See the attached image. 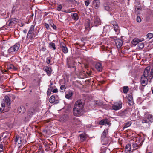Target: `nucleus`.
<instances>
[{
    "mask_svg": "<svg viewBox=\"0 0 153 153\" xmlns=\"http://www.w3.org/2000/svg\"><path fill=\"white\" fill-rule=\"evenodd\" d=\"M132 98V96L130 94L128 95V98Z\"/></svg>",
    "mask_w": 153,
    "mask_h": 153,
    "instance_id": "obj_62",
    "label": "nucleus"
},
{
    "mask_svg": "<svg viewBox=\"0 0 153 153\" xmlns=\"http://www.w3.org/2000/svg\"><path fill=\"white\" fill-rule=\"evenodd\" d=\"M132 44L134 46L139 43L138 41V38H135L133 39L131 42Z\"/></svg>",
    "mask_w": 153,
    "mask_h": 153,
    "instance_id": "obj_28",
    "label": "nucleus"
},
{
    "mask_svg": "<svg viewBox=\"0 0 153 153\" xmlns=\"http://www.w3.org/2000/svg\"><path fill=\"white\" fill-rule=\"evenodd\" d=\"M3 145L1 144L0 143V152H2L3 149Z\"/></svg>",
    "mask_w": 153,
    "mask_h": 153,
    "instance_id": "obj_54",
    "label": "nucleus"
},
{
    "mask_svg": "<svg viewBox=\"0 0 153 153\" xmlns=\"http://www.w3.org/2000/svg\"><path fill=\"white\" fill-rule=\"evenodd\" d=\"M115 42L117 48H120L122 45L123 42L120 39H116L115 41Z\"/></svg>",
    "mask_w": 153,
    "mask_h": 153,
    "instance_id": "obj_13",
    "label": "nucleus"
},
{
    "mask_svg": "<svg viewBox=\"0 0 153 153\" xmlns=\"http://www.w3.org/2000/svg\"><path fill=\"white\" fill-rule=\"evenodd\" d=\"M49 101L50 103H52L55 102V103L56 104L58 103V100H56V101H55V97L53 95L51 96Z\"/></svg>",
    "mask_w": 153,
    "mask_h": 153,
    "instance_id": "obj_19",
    "label": "nucleus"
},
{
    "mask_svg": "<svg viewBox=\"0 0 153 153\" xmlns=\"http://www.w3.org/2000/svg\"><path fill=\"white\" fill-rule=\"evenodd\" d=\"M137 21L138 22H141V19L139 16H137Z\"/></svg>",
    "mask_w": 153,
    "mask_h": 153,
    "instance_id": "obj_53",
    "label": "nucleus"
},
{
    "mask_svg": "<svg viewBox=\"0 0 153 153\" xmlns=\"http://www.w3.org/2000/svg\"><path fill=\"white\" fill-rule=\"evenodd\" d=\"M76 105H74L73 108V114L75 116H78L81 115L82 109L77 108Z\"/></svg>",
    "mask_w": 153,
    "mask_h": 153,
    "instance_id": "obj_2",
    "label": "nucleus"
},
{
    "mask_svg": "<svg viewBox=\"0 0 153 153\" xmlns=\"http://www.w3.org/2000/svg\"><path fill=\"white\" fill-rule=\"evenodd\" d=\"M20 45L19 44H16L8 49V52L10 53L13 52L17 51L20 47Z\"/></svg>",
    "mask_w": 153,
    "mask_h": 153,
    "instance_id": "obj_3",
    "label": "nucleus"
},
{
    "mask_svg": "<svg viewBox=\"0 0 153 153\" xmlns=\"http://www.w3.org/2000/svg\"><path fill=\"white\" fill-rule=\"evenodd\" d=\"M18 111L19 113L22 114L25 112L26 109L24 106H21L18 108Z\"/></svg>",
    "mask_w": 153,
    "mask_h": 153,
    "instance_id": "obj_12",
    "label": "nucleus"
},
{
    "mask_svg": "<svg viewBox=\"0 0 153 153\" xmlns=\"http://www.w3.org/2000/svg\"><path fill=\"white\" fill-rule=\"evenodd\" d=\"M111 23L114 26L117 24L116 21L115 20H112L111 21Z\"/></svg>",
    "mask_w": 153,
    "mask_h": 153,
    "instance_id": "obj_48",
    "label": "nucleus"
},
{
    "mask_svg": "<svg viewBox=\"0 0 153 153\" xmlns=\"http://www.w3.org/2000/svg\"><path fill=\"white\" fill-rule=\"evenodd\" d=\"M99 124L100 125H110L111 124V123L110 122L108 119H105L100 121L99 122Z\"/></svg>",
    "mask_w": 153,
    "mask_h": 153,
    "instance_id": "obj_7",
    "label": "nucleus"
},
{
    "mask_svg": "<svg viewBox=\"0 0 153 153\" xmlns=\"http://www.w3.org/2000/svg\"><path fill=\"white\" fill-rule=\"evenodd\" d=\"M73 94V92L72 91H70L68 94L65 95V97L66 98L69 99L72 96Z\"/></svg>",
    "mask_w": 153,
    "mask_h": 153,
    "instance_id": "obj_32",
    "label": "nucleus"
},
{
    "mask_svg": "<svg viewBox=\"0 0 153 153\" xmlns=\"http://www.w3.org/2000/svg\"><path fill=\"white\" fill-rule=\"evenodd\" d=\"M123 91L124 93H126L128 91V87L127 86H124L123 88Z\"/></svg>",
    "mask_w": 153,
    "mask_h": 153,
    "instance_id": "obj_35",
    "label": "nucleus"
},
{
    "mask_svg": "<svg viewBox=\"0 0 153 153\" xmlns=\"http://www.w3.org/2000/svg\"><path fill=\"white\" fill-rule=\"evenodd\" d=\"M80 139L81 141H84L86 139V135L85 133H82L79 135Z\"/></svg>",
    "mask_w": 153,
    "mask_h": 153,
    "instance_id": "obj_25",
    "label": "nucleus"
},
{
    "mask_svg": "<svg viewBox=\"0 0 153 153\" xmlns=\"http://www.w3.org/2000/svg\"><path fill=\"white\" fill-rule=\"evenodd\" d=\"M49 88H48L47 91V94L48 95H50L52 90L53 88L51 85L49 86Z\"/></svg>",
    "mask_w": 153,
    "mask_h": 153,
    "instance_id": "obj_38",
    "label": "nucleus"
},
{
    "mask_svg": "<svg viewBox=\"0 0 153 153\" xmlns=\"http://www.w3.org/2000/svg\"><path fill=\"white\" fill-rule=\"evenodd\" d=\"M11 100L10 98L8 96H5L4 99H3V100L1 103L2 107L0 108V112H2L4 110L6 104L8 108H9Z\"/></svg>",
    "mask_w": 153,
    "mask_h": 153,
    "instance_id": "obj_1",
    "label": "nucleus"
},
{
    "mask_svg": "<svg viewBox=\"0 0 153 153\" xmlns=\"http://www.w3.org/2000/svg\"><path fill=\"white\" fill-rule=\"evenodd\" d=\"M143 40H144V39H143V38H141V39H138V41L139 43V42H142Z\"/></svg>",
    "mask_w": 153,
    "mask_h": 153,
    "instance_id": "obj_58",
    "label": "nucleus"
},
{
    "mask_svg": "<svg viewBox=\"0 0 153 153\" xmlns=\"http://www.w3.org/2000/svg\"><path fill=\"white\" fill-rule=\"evenodd\" d=\"M149 122H149V120H148L147 118V119H143L142 120V123H150Z\"/></svg>",
    "mask_w": 153,
    "mask_h": 153,
    "instance_id": "obj_42",
    "label": "nucleus"
},
{
    "mask_svg": "<svg viewBox=\"0 0 153 153\" xmlns=\"http://www.w3.org/2000/svg\"><path fill=\"white\" fill-rule=\"evenodd\" d=\"M67 65L68 66V67L69 68H71V67H73V68H74L75 67L74 66H71L68 63V62H67Z\"/></svg>",
    "mask_w": 153,
    "mask_h": 153,
    "instance_id": "obj_61",
    "label": "nucleus"
},
{
    "mask_svg": "<svg viewBox=\"0 0 153 153\" xmlns=\"http://www.w3.org/2000/svg\"><path fill=\"white\" fill-rule=\"evenodd\" d=\"M49 46L51 48H53V50H55L56 49L55 45L54 43L51 42L49 44Z\"/></svg>",
    "mask_w": 153,
    "mask_h": 153,
    "instance_id": "obj_36",
    "label": "nucleus"
},
{
    "mask_svg": "<svg viewBox=\"0 0 153 153\" xmlns=\"http://www.w3.org/2000/svg\"><path fill=\"white\" fill-rule=\"evenodd\" d=\"M62 120L63 119V121H65L67 120L68 119L67 115H64L62 117Z\"/></svg>",
    "mask_w": 153,
    "mask_h": 153,
    "instance_id": "obj_43",
    "label": "nucleus"
},
{
    "mask_svg": "<svg viewBox=\"0 0 153 153\" xmlns=\"http://www.w3.org/2000/svg\"><path fill=\"white\" fill-rule=\"evenodd\" d=\"M76 105V106H77V108L82 109L83 108L84 103L82 100H79L76 102L74 105Z\"/></svg>",
    "mask_w": 153,
    "mask_h": 153,
    "instance_id": "obj_5",
    "label": "nucleus"
},
{
    "mask_svg": "<svg viewBox=\"0 0 153 153\" xmlns=\"http://www.w3.org/2000/svg\"><path fill=\"white\" fill-rule=\"evenodd\" d=\"M138 146V145H137L136 143H134L133 144V148H134L135 149H137V148Z\"/></svg>",
    "mask_w": 153,
    "mask_h": 153,
    "instance_id": "obj_51",
    "label": "nucleus"
},
{
    "mask_svg": "<svg viewBox=\"0 0 153 153\" xmlns=\"http://www.w3.org/2000/svg\"><path fill=\"white\" fill-rule=\"evenodd\" d=\"M101 23L100 19L98 18H96L95 19L93 26H97L101 25Z\"/></svg>",
    "mask_w": 153,
    "mask_h": 153,
    "instance_id": "obj_17",
    "label": "nucleus"
},
{
    "mask_svg": "<svg viewBox=\"0 0 153 153\" xmlns=\"http://www.w3.org/2000/svg\"><path fill=\"white\" fill-rule=\"evenodd\" d=\"M72 18L74 20H77L78 19V17L77 14L76 13H74L71 14Z\"/></svg>",
    "mask_w": 153,
    "mask_h": 153,
    "instance_id": "obj_27",
    "label": "nucleus"
},
{
    "mask_svg": "<svg viewBox=\"0 0 153 153\" xmlns=\"http://www.w3.org/2000/svg\"><path fill=\"white\" fill-rule=\"evenodd\" d=\"M63 44V45H62V46L61 47V50L64 53H66L68 52V50L65 45L64 44Z\"/></svg>",
    "mask_w": 153,
    "mask_h": 153,
    "instance_id": "obj_18",
    "label": "nucleus"
},
{
    "mask_svg": "<svg viewBox=\"0 0 153 153\" xmlns=\"http://www.w3.org/2000/svg\"><path fill=\"white\" fill-rule=\"evenodd\" d=\"M127 114V111L126 109L123 111H120L118 113L119 115L122 117H125Z\"/></svg>",
    "mask_w": 153,
    "mask_h": 153,
    "instance_id": "obj_16",
    "label": "nucleus"
},
{
    "mask_svg": "<svg viewBox=\"0 0 153 153\" xmlns=\"http://www.w3.org/2000/svg\"><path fill=\"white\" fill-rule=\"evenodd\" d=\"M62 8V6L61 5H58L57 7V10L58 11H60L61 10Z\"/></svg>",
    "mask_w": 153,
    "mask_h": 153,
    "instance_id": "obj_52",
    "label": "nucleus"
},
{
    "mask_svg": "<svg viewBox=\"0 0 153 153\" xmlns=\"http://www.w3.org/2000/svg\"><path fill=\"white\" fill-rule=\"evenodd\" d=\"M149 79H152L153 78V69H152L148 76Z\"/></svg>",
    "mask_w": 153,
    "mask_h": 153,
    "instance_id": "obj_33",
    "label": "nucleus"
},
{
    "mask_svg": "<svg viewBox=\"0 0 153 153\" xmlns=\"http://www.w3.org/2000/svg\"><path fill=\"white\" fill-rule=\"evenodd\" d=\"M122 107V103L121 102L115 103L112 105V108L113 110H117L121 109Z\"/></svg>",
    "mask_w": 153,
    "mask_h": 153,
    "instance_id": "obj_4",
    "label": "nucleus"
},
{
    "mask_svg": "<svg viewBox=\"0 0 153 153\" xmlns=\"http://www.w3.org/2000/svg\"><path fill=\"white\" fill-rule=\"evenodd\" d=\"M95 68L97 70L99 71H101L102 70V66L101 64L100 63L98 62L96 64L95 66Z\"/></svg>",
    "mask_w": 153,
    "mask_h": 153,
    "instance_id": "obj_15",
    "label": "nucleus"
},
{
    "mask_svg": "<svg viewBox=\"0 0 153 153\" xmlns=\"http://www.w3.org/2000/svg\"><path fill=\"white\" fill-rule=\"evenodd\" d=\"M7 69L8 70L13 69L16 70V68L12 64H11L10 65L7 66Z\"/></svg>",
    "mask_w": 153,
    "mask_h": 153,
    "instance_id": "obj_37",
    "label": "nucleus"
},
{
    "mask_svg": "<svg viewBox=\"0 0 153 153\" xmlns=\"http://www.w3.org/2000/svg\"><path fill=\"white\" fill-rule=\"evenodd\" d=\"M67 1H68V2H70V3H71L72 2H73V0H66Z\"/></svg>",
    "mask_w": 153,
    "mask_h": 153,
    "instance_id": "obj_64",
    "label": "nucleus"
},
{
    "mask_svg": "<svg viewBox=\"0 0 153 153\" xmlns=\"http://www.w3.org/2000/svg\"><path fill=\"white\" fill-rule=\"evenodd\" d=\"M104 9L106 10L110 11L112 10L111 5L108 2L105 3L103 4Z\"/></svg>",
    "mask_w": 153,
    "mask_h": 153,
    "instance_id": "obj_9",
    "label": "nucleus"
},
{
    "mask_svg": "<svg viewBox=\"0 0 153 153\" xmlns=\"http://www.w3.org/2000/svg\"><path fill=\"white\" fill-rule=\"evenodd\" d=\"M149 79H152L153 78V69H152L148 76Z\"/></svg>",
    "mask_w": 153,
    "mask_h": 153,
    "instance_id": "obj_34",
    "label": "nucleus"
},
{
    "mask_svg": "<svg viewBox=\"0 0 153 153\" xmlns=\"http://www.w3.org/2000/svg\"><path fill=\"white\" fill-rule=\"evenodd\" d=\"M60 88L61 90L64 91H65V89H66L65 85H61Z\"/></svg>",
    "mask_w": 153,
    "mask_h": 153,
    "instance_id": "obj_49",
    "label": "nucleus"
},
{
    "mask_svg": "<svg viewBox=\"0 0 153 153\" xmlns=\"http://www.w3.org/2000/svg\"><path fill=\"white\" fill-rule=\"evenodd\" d=\"M23 32L24 33H26L27 32V30L26 29H25L23 30Z\"/></svg>",
    "mask_w": 153,
    "mask_h": 153,
    "instance_id": "obj_63",
    "label": "nucleus"
},
{
    "mask_svg": "<svg viewBox=\"0 0 153 153\" xmlns=\"http://www.w3.org/2000/svg\"><path fill=\"white\" fill-rule=\"evenodd\" d=\"M73 2H72L71 3L76 6V5H78L79 4V3L75 0H73Z\"/></svg>",
    "mask_w": 153,
    "mask_h": 153,
    "instance_id": "obj_47",
    "label": "nucleus"
},
{
    "mask_svg": "<svg viewBox=\"0 0 153 153\" xmlns=\"http://www.w3.org/2000/svg\"><path fill=\"white\" fill-rule=\"evenodd\" d=\"M90 21L88 19H87L85 21V27L86 29H88L90 27Z\"/></svg>",
    "mask_w": 153,
    "mask_h": 153,
    "instance_id": "obj_22",
    "label": "nucleus"
},
{
    "mask_svg": "<svg viewBox=\"0 0 153 153\" xmlns=\"http://www.w3.org/2000/svg\"><path fill=\"white\" fill-rule=\"evenodd\" d=\"M146 117L148 120H149L150 122H152L153 121V116L150 114H147L146 115Z\"/></svg>",
    "mask_w": 153,
    "mask_h": 153,
    "instance_id": "obj_26",
    "label": "nucleus"
},
{
    "mask_svg": "<svg viewBox=\"0 0 153 153\" xmlns=\"http://www.w3.org/2000/svg\"><path fill=\"white\" fill-rule=\"evenodd\" d=\"M108 130V129H107L106 130H105L103 132L101 137V139L102 140H104V139L106 137Z\"/></svg>",
    "mask_w": 153,
    "mask_h": 153,
    "instance_id": "obj_24",
    "label": "nucleus"
},
{
    "mask_svg": "<svg viewBox=\"0 0 153 153\" xmlns=\"http://www.w3.org/2000/svg\"><path fill=\"white\" fill-rule=\"evenodd\" d=\"M113 26H114V30L116 32H117L119 30V29H118L119 27H118V24H117L116 25H114Z\"/></svg>",
    "mask_w": 153,
    "mask_h": 153,
    "instance_id": "obj_40",
    "label": "nucleus"
},
{
    "mask_svg": "<svg viewBox=\"0 0 153 153\" xmlns=\"http://www.w3.org/2000/svg\"><path fill=\"white\" fill-rule=\"evenodd\" d=\"M22 138L21 137H20L19 136H16V138L15 139V142H18V145L20 147L22 146Z\"/></svg>",
    "mask_w": 153,
    "mask_h": 153,
    "instance_id": "obj_10",
    "label": "nucleus"
},
{
    "mask_svg": "<svg viewBox=\"0 0 153 153\" xmlns=\"http://www.w3.org/2000/svg\"><path fill=\"white\" fill-rule=\"evenodd\" d=\"M144 44L143 43H140L138 44V46L139 48L142 49L144 47Z\"/></svg>",
    "mask_w": 153,
    "mask_h": 153,
    "instance_id": "obj_41",
    "label": "nucleus"
},
{
    "mask_svg": "<svg viewBox=\"0 0 153 153\" xmlns=\"http://www.w3.org/2000/svg\"><path fill=\"white\" fill-rule=\"evenodd\" d=\"M130 123L128 122V123H126V124L125 125V126H124L123 127V128H127L128 127H129V126H130Z\"/></svg>",
    "mask_w": 153,
    "mask_h": 153,
    "instance_id": "obj_50",
    "label": "nucleus"
},
{
    "mask_svg": "<svg viewBox=\"0 0 153 153\" xmlns=\"http://www.w3.org/2000/svg\"><path fill=\"white\" fill-rule=\"evenodd\" d=\"M48 22L50 23V26L52 27L54 29L56 30V27L53 23L52 20H50L48 21Z\"/></svg>",
    "mask_w": 153,
    "mask_h": 153,
    "instance_id": "obj_31",
    "label": "nucleus"
},
{
    "mask_svg": "<svg viewBox=\"0 0 153 153\" xmlns=\"http://www.w3.org/2000/svg\"><path fill=\"white\" fill-rule=\"evenodd\" d=\"M34 29V26L32 25L30 28V30L28 32L27 34L28 36H30L29 34H32Z\"/></svg>",
    "mask_w": 153,
    "mask_h": 153,
    "instance_id": "obj_29",
    "label": "nucleus"
},
{
    "mask_svg": "<svg viewBox=\"0 0 153 153\" xmlns=\"http://www.w3.org/2000/svg\"><path fill=\"white\" fill-rule=\"evenodd\" d=\"M150 68L149 67H146L145 69L143 72V76H145L146 77L148 76L149 74L150 73Z\"/></svg>",
    "mask_w": 153,
    "mask_h": 153,
    "instance_id": "obj_14",
    "label": "nucleus"
},
{
    "mask_svg": "<svg viewBox=\"0 0 153 153\" xmlns=\"http://www.w3.org/2000/svg\"><path fill=\"white\" fill-rule=\"evenodd\" d=\"M16 22L15 19H11L10 21L8 24V26H12L13 24H14L15 22Z\"/></svg>",
    "mask_w": 153,
    "mask_h": 153,
    "instance_id": "obj_30",
    "label": "nucleus"
},
{
    "mask_svg": "<svg viewBox=\"0 0 153 153\" xmlns=\"http://www.w3.org/2000/svg\"><path fill=\"white\" fill-rule=\"evenodd\" d=\"M45 26L47 29H49L50 28L48 24L45 23Z\"/></svg>",
    "mask_w": 153,
    "mask_h": 153,
    "instance_id": "obj_57",
    "label": "nucleus"
},
{
    "mask_svg": "<svg viewBox=\"0 0 153 153\" xmlns=\"http://www.w3.org/2000/svg\"><path fill=\"white\" fill-rule=\"evenodd\" d=\"M141 83L142 84L143 86H145L148 83V79L147 77H146L145 76H142L140 80Z\"/></svg>",
    "mask_w": 153,
    "mask_h": 153,
    "instance_id": "obj_6",
    "label": "nucleus"
},
{
    "mask_svg": "<svg viewBox=\"0 0 153 153\" xmlns=\"http://www.w3.org/2000/svg\"><path fill=\"white\" fill-rule=\"evenodd\" d=\"M85 4L86 6H88L89 4V1L88 0H87V1H85Z\"/></svg>",
    "mask_w": 153,
    "mask_h": 153,
    "instance_id": "obj_56",
    "label": "nucleus"
},
{
    "mask_svg": "<svg viewBox=\"0 0 153 153\" xmlns=\"http://www.w3.org/2000/svg\"><path fill=\"white\" fill-rule=\"evenodd\" d=\"M35 108L33 107H31V108L29 110L27 113V117H29L30 118L35 113Z\"/></svg>",
    "mask_w": 153,
    "mask_h": 153,
    "instance_id": "obj_8",
    "label": "nucleus"
},
{
    "mask_svg": "<svg viewBox=\"0 0 153 153\" xmlns=\"http://www.w3.org/2000/svg\"><path fill=\"white\" fill-rule=\"evenodd\" d=\"M46 62L48 64H49L50 62V59L49 57L47 58Z\"/></svg>",
    "mask_w": 153,
    "mask_h": 153,
    "instance_id": "obj_55",
    "label": "nucleus"
},
{
    "mask_svg": "<svg viewBox=\"0 0 153 153\" xmlns=\"http://www.w3.org/2000/svg\"><path fill=\"white\" fill-rule=\"evenodd\" d=\"M43 70L47 73L48 75L50 76L51 75L52 70L51 68L48 66H45L43 68Z\"/></svg>",
    "mask_w": 153,
    "mask_h": 153,
    "instance_id": "obj_11",
    "label": "nucleus"
},
{
    "mask_svg": "<svg viewBox=\"0 0 153 153\" xmlns=\"http://www.w3.org/2000/svg\"><path fill=\"white\" fill-rule=\"evenodd\" d=\"M147 38L151 39L153 37V34L151 33H149L146 35Z\"/></svg>",
    "mask_w": 153,
    "mask_h": 153,
    "instance_id": "obj_44",
    "label": "nucleus"
},
{
    "mask_svg": "<svg viewBox=\"0 0 153 153\" xmlns=\"http://www.w3.org/2000/svg\"><path fill=\"white\" fill-rule=\"evenodd\" d=\"M131 145L130 144H127L125 148V152L126 153H128L131 151Z\"/></svg>",
    "mask_w": 153,
    "mask_h": 153,
    "instance_id": "obj_23",
    "label": "nucleus"
},
{
    "mask_svg": "<svg viewBox=\"0 0 153 153\" xmlns=\"http://www.w3.org/2000/svg\"><path fill=\"white\" fill-rule=\"evenodd\" d=\"M29 36H28V34H27V38L29 39L30 38L31 40H32L33 39H34V37H33V36L32 34H29Z\"/></svg>",
    "mask_w": 153,
    "mask_h": 153,
    "instance_id": "obj_46",
    "label": "nucleus"
},
{
    "mask_svg": "<svg viewBox=\"0 0 153 153\" xmlns=\"http://www.w3.org/2000/svg\"><path fill=\"white\" fill-rule=\"evenodd\" d=\"M100 4V0L94 1L93 5L95 9H97L99 7Z\"/></svg>",
    "mask_w": 153,
    "mask_h": 153,
    "instance_id": "obj_20",
    "label": "nucleus"
},
{
    "mask_svg": "<svg viewBox=\"0 0 153 153\" xmlns=\"http://www.w3.org/2000/svg\"><path fill=\"white\" fill-rule=\"evenodd\" d=\"M46 50V48L44 47H42V48H41V50L43 51H45Z\"/></svg>",
    "mask_w": 153,
    "mask_h": 153,
    "instance_id": "obj_59",
    "label": "nucleus"
},
{
    "mask_svg": "<svg viewBox=\"0 0 153 153\" xmlns=\"http://www.w3.org/2000/svg\"><path fill=\"white\" fill-rule=\"evenodd\" d=\"M106 147L103 146L101 148V152L100 153H105L106 150Z\"/></svg>",
    "mask_w": 153,
    "mask_h": 153,
    "instance_id": "obj_39",
    "label": "nucleus"
},
{
    "mask_svg": "<svg viewBox=\"0 0 153 153\" xmlns=\"http://www.w3.org/2000/svg\"><path fill=\"white\" fill-rule=\"evenodd\" d=\"M53 92V93H56L58 91L57 89H54L52 91Z\"/></svg>",
    "mask_w": 153,
    "mask_h": 153,
    "instance_id": "obj_60",
    "label": "nucleus"
},
{
    "mask_svg": "<svg viewBox=\"0 0 153 153\" xmlns=\"http://www.w3.org/2000/svg\"><path fill=\"white\" fill-rule=\"evenodd\" d=\"M128 101L129 102L128 103L130 105H131L133 104V98H128Z\"/></svg>",
    "mask_w": 153,
    "mask_h": 153,
    "instance_id": "obj_45",
    "label": "nucleus"
},
{
    "mask_svg": "<svg viewBox=\"0 0 153 153\" xmlns=\"http://www.w3.org/2000/svg\"><path fill=\"white\" fill-rule=\"evenodd\" d=\"M94 102L95 103L94 105L96 106L100 107L103 104V102L102 101H100L98 100H95Z\"/></svg>",
    "mask_w": 153,
    "mask_h": 153,
    "instance_id": "obj_21",
    "label": "nucleus"
}]
</instances>
